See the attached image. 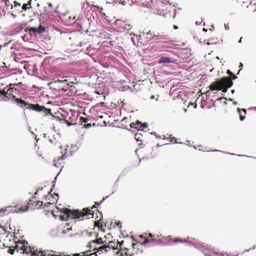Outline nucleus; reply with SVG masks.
Segmentation results:
<instances>
[{
    "mask_svg": "<svg viewBox=\"0 0 256 256\" xmlns=\"http://www.w3.org/2000/svg\"><path fill=\"white\" fill-rule=\"evenodd\" d=\"M64 214L60 216V219L62 220H68V219H80L85 216L88 214H82L78 210L72 211L69 209L66 208L64 210Z\"/></svg>",
    "mask_w": 256,
    "mask_h": 256,
    "instance_id": "1",
    "label": "nucleus"
},
{
    "mask_svg": "<svg viewBox=\"0 0 256 256\" xmlns=\"http://www.w3.org/2000/svg\"><path fill=\"white\" fill-rule=\"evenodd\" d=\"M226 85L228 86V87H231L232 85V82L228 77H224L212 83L210 86V89L211 90H221L222 88Z\"/></svg>",
    "mask_w": 256,
    "mask_h": 256,
    "instance_id": "2",
    "label": "nucleus"
},
{
    "mask_svg": "<svg viewBox=\"0 0 256 256\" xmlns=\"http://www.w3.org/2000/svg\"><path fill=\"white\" fill-rule=\"evenodd\" d=\"M98 240H92L88 243V246L93 250H97L95 252V254L96 256L98 254H100L101 252H102L103 251L108 252V250L110 248V246H102L98 247L96 246Z\"/></svg>",
    "mask_w": 256,
    "mask_h": 256,
    "instance_id": "3",
    "label": "nucleus"
},
{
    "mask_svg": "<svg viewBox=\"0 0 256 256\" xmlns=\"http://www.w3.org/2000/svg\"><path fill=\"white\" fill-rule=\"evenodd\" d=\"M28 208H29L28 206H25V208H24V206H21L18 208V210H12V206H6L3 208H2L0 210V211L2 212H8V213H9L10 212H12V213H14V212L22 213V212H25L28 210Z\"/></svg>",
    "mask_w": 256,
    "mask_h": 256,
    "instance_id": "4",
    "label": "nucleus"
},
{
    "mask_svg": "<svg viewBox=\"0 0 256 256\" xmlns=\"http://www.w3.org/2000/svg\"><path fill=\"white\" fill-rule=\"evenodd\" d=\"M30 108L34 110L37 112H43L46 116L51 114L50 109L46 108L44 106H40L38 104H31Z\"/></svg>",
    "mask_w": 256,
    "mask_h": 256,
    "instance_id": "5",
    "label": "nucleus"
},
{
    "mask_svg": "<svg viewBox=\"0 0 256 256\" xmlns=\"http://www.w3.org/2000/svg\"><path fill=\"white\" fill-rule=\"evenodd\" d=\"M52 204L50 202H46V204H44L41 201H36L34 202L32 200H30L29 202H28V205H32L34 206V208H44L46 206L48 207V205Z\"/></svg>",
    "mask_w": 256,
    "mask_h": 256,
    "instance_id": "6",
    "label": "nucleus"
},
{
    "mask_svg": "<svg viewBox=\"0 0 256 256\" xmlns=\"http://www.w3.org/2000/svg\"><path fill=\"white\" fill-rule=\"evenodd\" d=\"M46 30V28L44 26L40 25L38 28H26L25 31L30 32H31L34 33H38L40 34Z\"/></svg>",
    "mask_w": 256,
    "mask_h": 256,
    "instance_id": "7",
    "label": "nucleus"
},
{
    "mask_svg": "<svg viewBox=\"0 0 256 256\" xmlns=\"http://www.w3.org/2000/svg\"><path fill=\"white\" fill-rule=\"evenodd\" d=\"M142 36H144V38H146L148 40H152L153 38L155 37L156 35L152 32H151L150 31L146 32H141L140 34L138 36L136 37L138 42L139 40V38L141 37Z\"/></svg>",
    "mask_w": 256,
    "mask_h": 256,
    "instance_id": "8",
    "label": "nucleus"
},
{
    "mask_svg": "<svg viewBox=\"0 0 256 256\" xmlns=\"http://www.w3.org/2000/svg\"><path fill=\"white\" fill-rule=\"evenodd\" d=\"M26 245L27 244H25L22 253H25L26 254L31 253V255L32 256H38V254L36 253V252L35 250L34 247L28 246Z\"/></svg>",
    "mask_w": 256,
    "mask_h": 256,
    "instance_id": "9",
    "label": "nucleus"
},
{
    "mask_svg": "<svg viewBox=\"0 0 256 256\" xmlns=\"http://www.w3.org/2000/svg\"><path fill=\"white\" fill-rule=\"evenodd\" d=\"M174 62H175V60L173 58H170L168 56H162L159 58L158 63V64H170V63H174Z\"/></svg>",
    "mask_w": 256,
    "mask_h": 256,
    "instance_id": "10",
    "label": "nucleus"
},
{
    "mask_svg": "<svg viewBox=\"0 0 256 256\" xmlns=\"http://www.w3.org/2000/svg\"><path fill=\"white\" fill-rule=\"evenodd\" d=\"M110 36L109 31L105 28L101 30L99 34V37L103 39H110Z\"/></svg>",
    "mask_w": 256,
    "mask_h": 256,
    "instance_id": "11",
    "label": "nucleus"
},
{
    "mask_svg": "<svg viewBox=\"0 0 256 256\" xmlns=\"http://www.w3.org/2000/svg\"><path fill=\"white\" fill-rule=\"evenodd\" d=\"M28 244V243L26 241H22V242H20L16 244L15 246V250H16L17 252L22 253L25 244Z\"/></svg>",
    "mask_w": 256,
    "mask_h": 256,
    "instance_id": "12",
    "label": "nucleus"
},
{
    "mask_svg": "<svg viewBox=\"0 0 256 256\" xmlns=\"http://www.w3.org/2000/svg\"><path fill=\"white\" fill-rule=\"evenodd\" d=\"M130 126L132 128L137 129L138 130H142V124L139 120H137L136 123L132 122L130 124Z\"/></svg>",
    "mask_w": 256,
    "mask_h": 256,
    "instance_id": "13",
    "label": "nucleus"
},
{
    "mask_svg": "<svg viewBox=\"0 0 256 256\" xmlns=\"http://www.w3.org/2000/svg\"><path fill=\"white\" fill-rule=\"evenodd\" d=\"M237 112L240 114V119L241 121H242L245 118V115L246 113V109L242 108L240 109V108H237Z\"/></svg>",
    "mask_w": 256,
    "mask_h": 256,
    "instance_id": "14",
    "label": "nucleus"
},
{
    "mask_svg": "<svg viewBox=\"0 0 256 256\" xmlns=\"http://www.w3.org/2000/svg\"><path fill=\"white\" fill-rule=\"evenodd\" d=\"M13 98H15L16 101L17 102V103L21 107L22 106V105L24 106L26 105V102L24 101V100L20 98H15L14 96H13Z\"/></svg>",
    "mask_w": 256,
    "mask_h": 256,
    "instance_id": "15",
    "label": "nucleus"
},
{
    "mask_svg": "<svg viewBox=\"0 0 256 256\" xmlns=\"http://www.w3.org/2000/svg\"><path fill=\"white\" fill-rule=\"evenodd\" d=\"M37 254H38V256H50V254L48 252H46V251H44V252H41V251H39V252H38L36 250V252Z\"/></svg>",
    "mask_w": 256,
    "mask_h": 256,
    "instance_id": "16",
    "label": "nucleus"
},
{
    "mask_svg": "<svg viewBox=\"0 0 256 256\" xmlns=\"http://www.w3.org/2000/svg\"><path fill=\"white\" fill-rule=\"evenodd\" d=\"M122 28L125 30H129L131 28V26H130V24H124L123 26H122Z\"/></svg>",
    "mask_w": 256,
    "mask_h": 256,
    "instance_id": "17",
    "label": "nucleus"
},
{
    "mask_svg": "<svg viewBox=\"0 0 256 256\" xmlns=\"http://www.w3.org/2000/svg\"><path fill=\"white\" fill-rule=\"evenodd\" d=\"M134 2L136 3L138 5L142 6H148V4H145L144 2H139L137 0H134Z\"/></svg>",
    "mask_w": 256,
    "mask_h": 256,
    "instance_id": "18",
    "label": "nucleus"
},
{
    "mask_svg": "<svg viewBox=\"0 0 256 256\" xmlns=\"http://www.w3.org/2000/svg\"><path fill=\"white\" fill-rule=\"evenodd\" d=\"M230 87H228V86H224V87L222 88V90L223 92H226L228 90V88Z\"/></svg>",
    "mask_w": 256,
    "mask_h": 256,
    "instance_id": "19",
    "label": "nucleus"
},
{
    "mask_svg": "<svg viewBox=\"0 0 256 256\" xmlns=\"http://www.w3.org/2000/svg\"><path fill=\"white\" fill-rule=\"evenodd\" d=\"M140 134H135L134 138L136 139V141H141V140H140Z\"/></svg>",
    "mask_w": 256,
    "mask_h": 256,
    "instance_id": "20",
    "label": "nucleus"
},
{
    "mask_svg": "<svg viewBox=\"0 0 256 256\" xmlns=\"http://www.w3.org/2000/svg\"><path fill=\"white\" fill-rule=\"evenodd\" d=\"M22 9H23V10H27L28 8H31V6L28 7V4H24L22 6Z\"/></svg>",
    "mask_w": 256,
    "mask_h": 256,
    "instance_id": "21",
    "label": "nucleus"
},
{
    "mask_svg": "<svg viewBox=\"0 0 256 256\" xmlns=\"http://www.w3.org/2000/svg\"><path fill=\"white\" fill-rule=\"evenodd\" d=\"M173 242H183L184 241L182 240V239L176 238V239L174 240Z\"/></svg>",
    "mask_w": 256,
    "mask_h": 256,
    "instance_id": "22",
    "label": "nucleus"
},
{
    "mask_svg": "<svg viewBox=\"0 0 256 256\" xmlns=\"http://www.w3.org/2000/svg\"><path fill=\"white\" fill-rule=\"evenodd\" d=\"M2 95H3L4 97H6L7 92L5 90H2L0 93Z\"/></svg>",
    "mask_w": 256,
    "mask_h": 256,
    "instance_id": "23",
    "label": "nucleus"
},
{
    "mask_svg": "<svg viewBox=\"0 0 256 256\" xmlns=\"http://www.w3.org/2000/svg\"><path fill=\"white\" fill-rule=\"evenodd\" d=\"M96 240H98L96 245H99L100 244H101L102 243V240L101 238L98 239Z\"/></svg>",
    "mask_w": 256,
    "mask_h": 256,
    "instance_id": "24",
    "label": "nucleus"
},
{
    "mask_svg": "<svg viewBox=\"0 0 256 256\" xmlns=\"http://www.w3.org/2000/svg\"><path fill=\"white\" fill-rule=\"evenodd\" d=\"M150 241L148 239V238H146L144 242L142 244H146L148 242H149Z\"/></svg>",
    "mask_w": 256,
    "mask_h": 256,
    "instance_id": "25",
    "label": "nucleus"
},
{
    "mask_svg": "<svg viewBox=\"0 0 256 256\" xmlns=\"http://www.w3.org/2000/svg\"><path fill=\"white\" fill-rule=\"evenodd\" d=\"M170 142H173V140H174V143H177V142L176 141V139L174 138H170Z\"/></svg>",
    "mask_w": 256,
    "mask_h": 256,
    "instance_id": "26",
    "label": "nucleus"
},
{
    "mask_svg": "<svg viewBox=\"0 0 256 256\" xmlns=\"http://www.w3.org/2000/svg\"><path fill=\"white\" fill-rule=\"evenodd\" d=\"M65 159V155L63 154L60 158H58V160H64Z\"/></svg>",
    "mask_w": 256,
    "mask_h": 256,
    "instance_id": "27",
    "label": "nucleus"
},
{
    "mask_svg": "<svg viewBox=\"0 0 256 256\" xmlns=\"http://www.w3.org/2000/svg\"><path fill=\"white\" fill-rule=\"evenodd\" d=\"M226 73H227L228 74L230 75V76H232V72L230 70H228L226 71Z\"/></svg>",
    "mask_w": 256,
    "mask_h": 256,
    "instance_id": "28",
    "label": "nucleus"
},
{
    "mask_svg": "<svg viewBox=\"0 0 256 256\" xmlns=\"http://www.w3.org/2000/svg\"><path fill=\"white\" fill-rule=\"evenodd\" d=\"M142 128L144 129V128L147 127L148 124L144 122L143 124H142Z\"/></svg>",
    "mask_w": 256,
    "mask_h": 256,
    "instance_id": "29",
    "label": "nucleus"
},
{
    "mask_svg": "<svg viewBox=\"0 0 256 256\" xmlns=\"http://www.w3.org/2000/svg\"><path fill=\"white\" fill-rule=\"evenodd\" d=\"M74 44L76 45V46H82V44L81 42H78V44Z\"/></svg>",
    "mask_w": 256,
    "mask_h": 256,
    "instance_id": "30",
    "label": "nucleus"
},
{
    "mask_svg": "<svg viewBox=\"0 0 256 256\" xmlns=\"http://www.w3.org/2000/svg\"><path fill=\"white\" fill-rule=\"evenodd\" d=\"M31 2H32V0H30L28 2V3L27 4L28 6V5L30 6H30V4H31Z\"/></svg>",
    "mask_w": 256,
    "mask_h": 256,
    "instance_id": "31",
    "label": "nucleus"
},
{
    "mask_svg": "<svg viewBox=\"0 0 256 256\" xmlns=\"http://www.w3.org/2000/svg\"><path fill=\"white\" fill-rule=\"evenodd\" d=\"M224 27H225V29L226 30H229V28L228 26H226V24H224Z\"/></svg>",
    "mask_w": 256,
    "mask_h": 256,
    "instance_id": "32",
    "label": "nucleus"
},
{
    "mask_svg": "<svg viewBox=\"0 0 256 256\" xmlns=\"http://www.w3.org/2000/svg\"><path fill=\"white\" fill-rule=\"evenodd\" d=\"M236 78H237V76H234H234H233V78H232V79H233V80H235V79H236Z\"/></svg>",
    "mask_w": 256,
    "mask_h": 256,
    "instance_id": "33",
    "label": "nucleus"
},
{
    "mask_svg": "<svg viewBox=\"0 0 256 256\" xmlns=\"http://www.w3.org/2000/svg\"><path fill=\"white\" fill-rule=\"evenodd\" d=\"M154 97H155V96H154V95H152V96H150V99H154Z\"/></svg>",
    "mask_w": 256,
    "mask_h": 256,
    "instance_id": "34",
    "label": "nucleus"
},
{
    "mask_svg": "<svg viewBox=\"0 0 256 256\" xmlns=\"http://www.w3.org/2000/svg\"><path fill=\"white\" fill-rule=\"evenodd\" d=\"M10 250V253H11V254H14V250Z\"/></svg>",
    "mask_w": 256,
    "mask_h": 256,
    "instance_id": "35",
    "label": "nucleus"
},
{
    "mask_svg": "<svg viewBox=\"0 0 256 256\" xmlns=\"http://www.w3.org/2000/svg\"><path fill=\"white\" fill-rule=\"evenodd\" d=\"M233 104L234 105H236L238 104V102H233Z\"/></svg>",
    "mask_w": 256,
    "mask_h": 256,
    "instance_id": "36",
    "label": "nucleus"
},
{
    "mask_svg": "<svg viewBox=\"0 0 256 256\" xmlns=\"http://www.w3.org/2000/svg\"><path fill=\"white\" fill-rule=\"evenodd\" d=\"M148 236L150 237H152L153 236L152 234H150V233H149Z\"/></svg>",
    "mask_w": 256,
    "mask_h": 256,
    "instance_id": "37",
    "label": "nucleus"
},
{
    "mask_svg": "<svg viewBox=\"0 0 256 256\" xmlns=\"http://www.w3.org/2000/svg\"><path fill=\"white\" fill-rule=\"evenodd\" d=\"M174 29H177V28H178V27L177 26H174Z\"/></svg>",
    "mask_w": 256,
    "mask_h": 256,
    "instance_id": "38",
    "label": "nucleus"
},
{
    "mask_svg": "<svg viewBox=\"0 0 256 256\" xmlns=\"http://www.w3.org/2000/svg\"><path fill=\"white\" fill-rule=\"evenodd\" d=\"M48 6H50V7H52V4L51 3H49L48 4Z\"/></svg>",
    "mask_w": 256,
    "mask_h": 256,
    "instance_id": "39",
    "label": "nucleus"
},
{
    "mask_svg": "<svg viewBox=\"0 0 256 256\" xmlns=\"http://www.w3.org/2000/svg\"><path fill=\"white\" fill-rule=\"evenodd\" d=\"M242 38H240V39L239 41H238V42H242Z\"/></svg>",
    "mask_w": 256,
    "mask_h": 256,
    "instance_id": "40",
    "label": "nucleus"
},
{
    "mask_svg": "<svg viewBox=\"0 0 256 256\" xmlns=\"http://www.w3.org/2000/svg\"><path fill=\"white\" fill-rule=\"evenodd\" d=\"M132 40L134 44V38H132Z\"/></svg>",
    "mask_w": 256,
    "mask_h": 256,
    "instance_id": "41",
    "label": "nucleus"
},
{
    "mask_svg": "<svg viewBox=\"0 0 256 256\" xmlns=\"http://www.w3.org/2000/svg\"><path fill=\"white\" fill-rule=\"evenodd\" d=\"M72 20H76V16H73L72 18Z\"/></svg>",
    "mask_w": 256,
    "mask_h": 256,
    "instance_id": "42",
    "label": "nucleus"
},
{
    "mask_svg": "<svg viewBox=\"0 0 256 256\" xmlns=\"http://www.w3.org/2000/svg\"><path fill=\"white\" fill-rule=\"evenodd\" d=\"M231 92L232 94H234V90H232Z\"/></svg>",
    "mask_w": 256,
    "mask_h": 256,
    "instance_id": "43",
    "label": "nucleus"
},
{
    "mask_svg": "<svg viewBox=\"0 0 256 256\" xmlns=\"http://www.w3.org/2000/svg\"><path fill=\"white\" fill-rule=\"evenodd\" d=\"M203 30L204 31V32H206L207 31V30L206 28H203Z\"/></svg>",
    "mask_w": 256,
    "mask_h": 256,
    "instance_id": "44",
    "label": "nucleus"
},
{
    "mask_svg": "<svg viewBox=\"0 0 256 256\" xmlns=\"http://www.w3.org/2000/svg\"><path fill=\"white\" fill-rule=\"evenodd\" d=\"M38 190H37V191L34 193V194H35V195L37 194L38 192Z\"/></svg>",
    "mask_w": 256,
    "mask_h": 256,
    "instance_id": "45",
    "label": "nucleus"
},
{
    "mask_svg": "<svg viewBox=\"0 0 256 256\" xmlns=\"http://www.w3.org/2000/svg\"><path fill=\"white\" fill-rule=\"evenodd\" d=\"M158 98H156V101H158Z\"/></svg>",
    "mask_w": 256,
    "mask_h": 256,
    "instance_id": "46",
    "label": "nucleus"
},
{
    "mask_svg": "<svg viewBox=\"0 0 256 256\" xmlns=\"http://www.w3.org/2000/svg\"><path fill=\"white\" fill-rule=\"evenodd\" d=\"M216 59H218V60H219V59H220V58H218V56H216Z\"/></svg>",
    "mask_w": 256,
    "mask_h": 256,
    "instance_id": "47",
    "label": "nucleus"
},
{
    "mask_svg": "<svg viewBox=\"0 0 256 256\" xmlns=\"http://www.w3.org/2000/svg\"><path fill=\"white\" fill-rule=\"evenodd\" d=\"M240 66H242V63H240Z\"/></svg>",
    "mask_w": 256,
    "mask_h": 256,
    "instance_id": "48",
    "label": "nucleus"
},
{
    "mask_svg": "<svg viewBox=\"0 0 256 256\" xmlns=\"http://www.w3.org/2000/svg\"><path fill=\"white\" fill-rule=\"evenodd\" d=\"M105 200V198H103L101 202H103V201Z\"/></svg>",
    "mask_w": 256,
    "mask_h": 256,
    "instance_id": "49",
    "label": "nucleus"
},
{
    "mask_svg": "<svg viewBox=\"0 0 256 256\" xmlns=\"http://www.w3.org/2000/svg\"><path fill=\"white\" fill-rule=\"evenodd\" d=\"M228 154H232V155H233V154H230V152H228Z\"/></svg>",
    "mask_w": 256,
    "mask_h": 256,
    "instance_id": "50",
    "label": "nucleus"
},
{
    "mask_svg": "<svg viewBox=\"0 0 256 256\" xmlns=\"http://www.w3.org/2000/svg\"><path fill=\"white\" fill-rule=\"evenodd\" d=\"M196 24H197V25L198 24V22H196Z\"/></svg>",
    "mask_w": 256,
    "mask_h": 256,
    "instance_id": "51",
    "label": "nucleus"
},
{
    "mask_svg": "<svg viewBox=\"0 0 256 256\" xmlns=\"http://www.w3.org/2000/svg\"><path fill=\"white\" fill-rule=\"evenodd\" d=\"M214 152H218V150H214Z\"/></svg>",
    "mask_w": 256,
    "mask_h": 256,
    "instance_id": "52",
    "label": "nucleus"
},
{
    "mask_svg": "<svg viewBox=\"0 0 256 256\" xmlns=\"http://www.w3.org/2000/svg\"><path fill=\"white\" fill-rule=\"evenodd\" d=\"M152 241L154 242V239H152Z\"/></svg>",
    "mask_w": 256,
    "mask_h": 256,
    "instance_id": "53",
    "label": "nucleus"
},
{
    "mask_svg": "<svg viewBox=\"0 0 256 256\" xmlns=\"http://www.w3.org/2000/svg\"><path fill=\"white\" fill-rule=\"evenodd\" d=\"M123 256L122 254H121L120 255V256Z\"/></svg>",
    "mask_w": 256,
    "mask_h": 256,
    "instance_id": "54",
    "label": "nucleus"
}]
</instances>
